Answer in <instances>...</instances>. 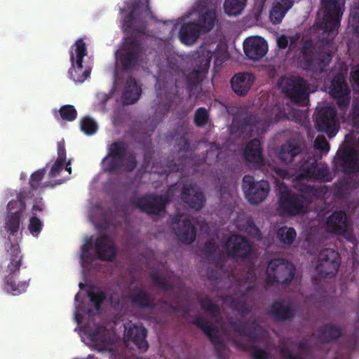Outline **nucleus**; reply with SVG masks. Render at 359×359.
Here are the masks:
<instances>
[{
  "mask_svg": "<svg viewBox=\"0 0 359 359\" xmlns=\"http://www.w3.org/2000/svg\"><path fill=\"white\" fill-rule=\"evenodd\" d=\"M217 250V245L213 241H208L205 243L203 253L205 256L213 255Z\"/></svg>",
  "mask_w": 359,
  "mask_h": 359,
  "instance_id": "680f3d73",
  "label": "nucleus"
},
{
  "mask_svg": "<svg viewBox=\"0 0 359 359\" xmlns=\"http://www.w3.org/2000/svg\"><path fill=\"white\" fill-rule=\"evenodd\" d=\"M43 210L44 204L42 201V198L36 199L32 208V215H36V211L42 212Z\"/></svg>",
  "mask_w": 359,
  "mask_h": 359,
  "instance_id": "774afa93",
  "label": "nucleus"
},
{
  "mask_svg": "<svg viewBox=\"0 0 359 359\" xmlns=\"http://www.w3.org/2000/svg\"><path fill=\"white\" fill-rule=\"evenodd\" d=\"M276 236L281 243L290 245L297 238V232L293 227L283 226L277 230Z\"/></svg>",
  "mask_w": 359,
  "mask_h": 359,
  "instance_id": "a19ab883",
  "label": "nucleus"
},
{
  "mask_svg": "<svg viewBox=\"0 0 359 359\" xmlns=\"http://www.w3.org/2000/svg\"><path fill=\"white\" fill-rule=\"evenodd\" d=\"M245 231L248 234L255 238H259L261 236V231L259 229L251 219H248L246 222Z\"/></svg>",
  "mask_w": 359,
  "mask_h": 359,
  "instance_id": "4d7b16f0",
  "label": "nucleus"
},
{
  "mask_svg": "<svg viewBox=\"0 0 359 359\" xmlns=\"http://www.w3.org/2000/svg\"><path fill=\"white\" fill-rule=\"evenodd\" d=\"M143 6L140 1H135L128 6L130 13L123 19V27L128 32L153 36L149 33L146 25L140 22V9Z\"/></svg>",
  "mask_w": 359,
  "mask_h": 359,
  "instance_id": "a211bd4d",
  "label": "nucleus"
},
{
  "mask_svg": "<svg viewBox=\"0 0 359 359\" xmlns=\"http://www.w3.org/2000/svg\"><path fill=\"white\" fill-rule=\"evenodd\" d=\"M93 244L92 237L87 238L81 248V259L82 262H90V250Z\"/></svg>",
  "mask_w": 359,
  "mask_h": 359,
  "instance_id": "5fc2aeb1",
  "label": "nucleus"
},
{
  "mask_svg": "<svg viewBox=\"0 0 359 359\" xmlns=\"http://www.w3.org/2000/svg\"><path fill=\"white\" fill-rule=\"evenodd\" d=\"M22 215L19 212H11L8 215L5 223L6 230L10 233L11 235L15 236L20 228Z\"/></svg>",
  "mask_w": 359,
  "mask_h": 359,
  "instance_id": "c03bdc74",
  "label": "nucleus"
},
{
  "mask_svg": "<svg viewBox=\"0 0 359 359\" xmlns=\"http://www.w3.org/2000/svg\"><path fill=\"white\" fill-rule=\"evenodd\" d=\"M46 173V168H41L36 171H35L34 173H32L30 176L29 184L30 186V188L33 191L37 190L39 188L42 187L41 186V181L44 177V175Z\"/></svg>",
  "mask_w": 359,
  "mask_h": 359,
  "instance_id": "3c124183",
  "label": "nucleus"
},
{
  "mask_svg": "<svg viewBox=\"0 0 359 359\" xmlns=\"http://www.w3.org/2000/svg\"><path fill=\"white\" fill-rule=\"evenodd\" d=\"M333 170L344 175L359 172V151L353 147L339 148L333 161Z\"/></svg>",
  "mask_w": 359,
  "mask_h": 359,
  "instance_id": "9d476101",
  "label": "nucleus"
},
{
  "mask_svg": "<svg viewBox=\"0 0 359 359\" xmlns=\"http://www.w3.org/2000/svg\"><path fill=\"white\" fill-rule=\"evenodd\" d=\"M315 126L319 132L326 133L330 138L334 137L338 131L336 109L328 106L319 109L316 115Z\"/></svg>",
  "mask_w": 359,
  "mask_h": 359,
  "instance_id": "4468645a",
  "label": "nucleus"
},
{
  "mask_svg": "<svg viewBox=\"0 0 359 359\" xmlns=\"http://www.w3.org/2000/svg\"><path fill=\"white\" fill-rule=\"evenodd\" d=\"M349 117L353 127L359 128V106L354 105L350 112Z\"/></svg>",
  "mask_w": 359,
  "mask_h": 359,
  "instance_id": "e2e57ef3",
  "label": "nucleus"
},
{
  "mask_svg": "<svg viewBox=\"0 0 359 359\" xmlns=\"http://www.w3.org/2000/svg\"><path fill=\"white\" fill-rule=\"evenodd\" d=\"M43 222L36 215H32L29 219L28 229L35 237H37L43 228Z\"/></svg>",
  "mask_w": 359,
  "mask_h": 359,
  "instance_id": "864d4df0",
  "label": "nucleus"
},
{
  "mask_svg": "<svg viewBox=\"0 0 359 359\" xmlns=\"http://www.w3.org/2000/svg\"><path fill=\"white\" fill-rule=\"evenodd\" d=\"M298 190L302 193L299 196H302V200L309 201L316 197L318 194V189L309 184H302L299 187Z\"/></svg>",
  "mask_w": 359,
  "mask_h": 359,
  "instance_id": "603ef678",
  "label": "nucleus"
},
{
  "mask_svg": "<svg viewBox=\"0 0 359 359\" xmlns=\"http://www.w3.org/2000/svg\"><path fill=\"white\" fill-rule=\"evenodd\" d=\"M81 130L87 135H93L96 133L98 126L97 123L90 117L85 116L80 122Z\"/></svg>",
  "mask_w": 359,
  "mask_h": 359,
  "instance_id": "49530a36",
  "label": "nucleus"
},
{
  "mask_svg": "<svg viewBox=\"0 0 359 359\" xmlns=\"http://www.w3.org/2000/svg\"><path fill=\"white\" fill-rule=\"evenodd\" d=\"M330 89V93L332 97L350 94V90L346 80L341 74H338L333 78Z\"/></svg>",
  "mask_w": 359,
  "mask_h": 359,
  "instance_id": "c9c22d12",
  "label": "nucleus"
},
{
  "mask_svg": "<svg viewBox=\"0 0 359 359\" xmlns=\"http://www.w3.org/2000/svg\"><path fill=\"white\" fill-rule=\"evenodd\" d=\"M191 323L197 326L207 336L210 341L213 344L217 359H224L226 346L222 338L217 335V328L206 319L198 315L192 316Z\"/></svg>",
  "mask_w": 359,
  "mask_h": 359,
  "instance_id": "dca6fc26",
  "label": "nucleus"
},
{
  "mask_svg": "<svg viewBox=\"0 0 359 359\" xmlns=\"http://www.w3.org/2000/svg\"><path fill=\"white\" fill-rule=\"evenodd\" d=\"M182 215L180 214L170 217L172 229L179 241L185 245H190L196 240V229L189 218L182 219Z\"/></svg>",
  "mask_w": 359,
  "mask_h": 359,
  "instance_id": "2eb2a0df",
  "label": "nucleus"
},
{
  "mask_svg": "<svg viewBox=\"0 0 359 359\" xmlns=\"http://www.w3.org/2000/svg\"><path fill=\"white\" fill-rule=\"evenodd\" d=\"M132 304L140 308H150L152 301L148 292L143 287H135L128 296Z\"/></svg>",
  "mask_w": 359,
  "mask_h": 359,
  "instance_id": "72a5a7b5",
  "label": "nucleus"
},
{
  "mask_svg": "<svg viewBox=\"0 0 359 359\" xmlns=\"http://www.w3.org/2000/svg\"><path fill=\"white\" fill-rule=\"evenodd\" d=\"M293 4L294 0H276L270 11L269 18L271 22L273 25L280 24Z\"/></svg>",
  "mask_w": 359,
  "mask_h": 359,
  "instance_id": "2f4dec72",
  "label": "nucleus"
},
{
  "mask_svg": "<svg viewBox=\"0 0 359 359\" xmlns=\"http://www.w3.org/2000/svg\"><path fill=\"white\" fill-rule=\"evenodd\" d=\"M224 247L229 255L234 258L248 259L252 252V246L248 238L239 234L231 235Z\"/></svg>",
  "mask_w": 359,
  "mask_h": 359,
  "instance_id": "6ab92c4d",
  "label": "nucleus"
},
{
  "mask_svg": "<svg viewBox=\"0 0 359 359\" xmlns=\"http://www.w3.org/2000/svg\"><path fill=\"white\" fill-rule=\"evenodd\" d=\"M201 31V25L197 22L185 23L180 29V41L186 45H192L199 37Z\"/></svg>",
  "mask_w": 359,
  "mask_h": 359,
  "instance_id": "c756f323",
  "label": "nucleus"
},
{
  "mask_svg": "<svg viewBox=\"0 0 359 359\" xmlns=\"http://www.w3.org/2000/svg\"><path fill=\"white\" fill-rule=\"evenodd\" d=\"M243 158L247 163L251 164L255 168H261L264 166L265 162L262 148L259 139L254 138L246 144L243 151Z\"/></svg>",
  "mask_w": 359,
  "mask_h": 359,
  "instance_id": "b1692460",
  "label": "nucleus"
},
{
  "mask_svg": "<svg viewBox=\"0 0 359 359\" xmlns=\"http://www.w3.org/2000/svg\"><path fill=\"white\" fill-rule=\"evenodd\" d=\"M229 324L233 330L240 335L248 337L250 340H255L257 339L256 333L248 327L246 323L231 319L229 320Z\"/></svg>",
  "mask_w": 359,
  "mask_h": 359,
  "instance_id": "79ce46f5",
  "label": "nucleus"
},
{
  "mask_svg": "<svg viewBox=\"0 0 359 359\" xmlns=\"http://www.w3.org/2000/svg\"><path fill=\"white\" fill-rule=\"evenodd\" d=\"M131 203L147 214L157 215V195L146 194L131 200Z\"/></svg>",
  "mask_w": 359,
  "mask_h": 359,
  "instance_id": "7c9ffc66",
  "label": "nucleus"
},
{
  "mask_svg": "<svg viewBox=\"0 0 359 359\" xmlns=\"http://www.w3.org/2000/svg\"><path fill=\"white\" fill-rule=\"evenodd\" d=\"M213 53L204 47H200L196 53L194 58V73L197 76L205 75L210 67Z\"/></svg>",
  "mask_w": 359,
  "mask_h": 359,
  "instance_id": "c85d7f7f",
  "label": "nucleus"
},
{
  "mask_svg": "<svg viewBox=\"0 0 359 359\" xmlns=\"http://www.w3.org/2000/svg\"><path fill=\"white\" fill-rule=\"evenodd\" d=\"M243 50L249 59L259 60L266 54L268 44L261 36L250 37L243 42Z\"/></svg>",
  "mask_w": 359,
  "mask_h": 359,
  "instance_id": "4be33fe9",
  "label": "nucleus"
},
{
  "mask_svg": "<svg viewBox=\"0 0 359 359\" xmlns=\"http://www.w3.org/2000/svg\"><path fill=\"white\" fill-rule=\"evenodd\" d=\"M319 339L323 343H330L339 339L342 330L334 324H326L318 329Z\"/></svg>",
  "mask_w": 359,
  "mask_h": 359,
  "instance_id": "f704fd0d",
  "label": "nucleus"
},
{
  "mask_svg": "<svg viewBox=\"0 0 359 359\" xmlns=\"http://www.w3.org/2000/svg\"><path fill=\"white\" fill-rule=\"evenodd\" d=\"M320 22L318 24L320 27ZM321 30L322 29L319 27ZM321 46L318 49L316 48L311 40L304 41L301 49V55L306 68H311L315 62L320 67L327 66L332 60V54L330 50L333 40L328 39L327 32L323 29Z\"/></svg>",
  "mask_w": 359,
  "mask_h": 359,
  "instance_id": "7ed1b4c3",
  "label": "nucleus"
},
{
  "mask_svg": "<svg viewBox=\"0 0 359 359\" xmlns=\"http://www.w3.org/2000/svg\"><path fill=\"white\" fill-rule=\"evenodd\" d=\"M243 191L250 204L257 205L267 197L270 186L267 181H255L254 177L246 175L243 178Z\"/></svg>",
  "mask_w": 359,
  "mask_h": 359,
  "instance_id": "9b49d317",
  "label": "nucleus"
},
{
  "mask_svg": "<svg viewBox=\"0 0 359 359\" xmlns=\"http://www.w3.org/2000/svg\"><path fill=\"white\" fill-rule=\"evenodd\" d=\"M181 199L189 208L200 210L204 205L205 197L201 189L194 184H185L181 192Z\"/></svg>",
  "mask_w": 359,
  "mask_h": 359,
  "instance_id": "aec40b11",
  "label": "nucleus"
},
{
  "mask_svg": "<svg viewBox=\"0 0 359 359\" xmlns=\"http://www.w3.org/2000/svg\"><path fill=\"white\" fill-rule=\"evenodd\" d=\"M95 250L98 259L102 261L112 262L117 255L114 241L109 235L105 233L95 239Z\"/></svg>",
  "mask_w": 359,
  "mask_h": 359,
  "instance_id": "5701e85b",
  "label": "nucleus"
},
{
  "mask_svg": "<svg viewBox=\"0 0 359 359\" xmlns=\"http://www.w3.org/2000/svg\"><path fill=\"white\" fill-rule=\"evenodd\" d=\"M296 268L294 265L283 259L271 260L266 269V283L269 285L275 283L288 285L294 279Z\"/></svg>",
  "mask_w": 359,
  "mask_h": 359,
  "instance_id": "0eeeda50",
  "label": "nucleus"
},
{
  "mask_svg": "<svg viewBox=\"0 0 359 359\" xmlns=\"http://www.w3.org/2000/svg\"><path fill=\"white\" fill-rule=\"evenodd\" d=\"M74 51H70L71 67L69 69L68 74L69 78L76 83L84 82L89 76L91 72L90 67H86L83 69V57L87 55V48L82 39L76 41L74 43Z\"/></svg>",
  "mask_w": 359,
  "mask_h": 359,
  "instance_id": "1a4fd4ad",
  "label": "nucleus"
},
{
  "mask_svg": "<svg viewBox=\"0 0 359 359\" xmlns=\"http://www.w3.org/2000/svg\"><path fill=\"white\" fill-rule=\"evenodd\" d=\"M266 313L275 321L285 322L293 319L296 311L290 302L284 299H277L271 304Z\"/></svg>",
  "mask_w": 359,
  "mask_h": 359,
  "instance_id": "412c9836",
  "label": "nucleus"
},
{
  "mask_svg": "<svg viewBox=\"0 0 359 359\" xmlns=\"http://www.w3.org/2000/svg\"><path fill=\"white\" fill-rule=\"evenodd\" d=\"M197 301L201 309L207 312L215 321L221 318L220 310L218 305L214 303L208 296L198 297Z\"/></svg>",
  "mask_w": 359,
  "mask_h": 359,
  "instance_id": "e433bc0d",
  "label": "nucleus"
},
{
  "mask_svg": "<svg viewBox=\"0 0 359 359\" xmlns=\"http://www.w3.org/2000/svg\"><path fill=\"white\" fill-rule=\"evenodd\" d=\"M278 350L281 357L284 359H301L299 357L294 355L292 352L285 346H280Z\"/></svg>",
  "mask_w": 359,
  "mask_h": 359,
  "instance_id": "0e129e2a",
  "label": "nucleus"
},
{
  "mask_svg": "<svg viewBox=\"0 0 359 359\" xmlns=\"http://www.w3.org/2000/svg\"><path fill=\"white\" fill-rule=\"evenodd\" d=\"M127 144L116 140L107 146V154L101 162L102 170L108 174H118L122 170L132 172L137 167V161L134 154L126 156Z\"/></svg>",
  "mask_w": 359,
  "mask_h": 359,
  "instance_id": "f03ea898",
  "label": "nucleus"
},
{
  "mask_svg": "<svg viewBox=\"0 0 359 359\" xmlns=\"http://www.w3.org/2000/svg\"><path fill=\"white\" fill-rule=\"evenodd\" d=\"M316 149L323 152H328L330 150V144L323 136H317L314 142Z\"/></svg>",
  "mask_w": 359,
  "mask_h": 359,
  "instance_id": "13d9d810",
  "label": "nucleus"
},
{
  "mask_svg": "<svg viewBox=\"0 0 359 359\" xmlns=\"http://www.w3.org/2000/svg\"><path fill=\"white\" fill-rule=\"evenodd\" d=\"M255 81V76L250 72H238L230 80L231 88L233 93L240 97L248 95Z\"/></svg>",
  "mask_w": 359,
  "mask_h": 359,
  "instance_id": "393cba45",
  "label": "nucleus"
},
{
  "mask_svg": "<svg viewBox=\"0 0 359 359\" xmlns=\"http://www.w3.org/2000/svg\"><path fill=\"white\" fill-rule=\"evenodd\" d=\"M6 248L8 257L2 262L0 267L1 272L5 274L4 290L12 295H19L27 291L29 280L17 281L22 260L18 244L9 241Z\"/></svg>",
  "mask_w": 359,
  "mask_h": 359,
  "instance_id": "f257e3e1",
  "label": "nucleus"
},
{
  "mask_svg": "<svg viewBox=\"0 0 359 359\" xmlns=\"http://www.w3.org/2000/svg\"><path fill=\"white\" fill-rule=\"evenodd\" d=\"M278 210L285 216H295L304 212V201L302 196L289 190L281 184L278 189Z\"/></svg>",
  "mask_w": 359,
  "mask_h": 359,
  "instance_id": "f8f14e48",
  "label": "nucleus"
},
{
  "mask_svg": "<svg viewBox=\"0 0 359 359\" xmlns=\"http://www.w3.org/2000/svg\"><path fill=\"white\" fill-rule=\"evenodd\" d=\"M348 219L345 212L336 211L330 215L326 221V227L329 232L336 235H343L347 230Z\"/></svg>",
  "mask_w": 359,
  "mask_h": 359,
  "instance_id": "cd10ccee",
  "label": "nucleus"
},
{
  "mask_svg": "<svg viewBox=\"0 0 359 359\" xmlns=\"http://www.w3.org/2000/svg\"><path fill=\"white\" fill-rule=\"evenodd\" d=\"M65 162V161H60L59 159H56L55 162L52 165L51 169L49 172V177L53 178L59 175L60 172L63 170Z\"/></svg>",
  "mask_w": 359,
  "mask_h": 359,
  "instance_id": "052dcab7",
  "label": "nucleus"
},
{
  "mask_svg": "<svg viewBox=\"0 0 359 359\" xmlns=\"http://www.w3.org/2000/svg\"><path fill=\"white\" fill-rule=\"evenodd\" d=\"M233 343L238 349L243 351H249L252 359H269L270 357L269 353L266 351L257 346H248L237 340H233Z\"/></svg>",
  "mask_w": 359,
  "mask_h": 359,
  "instance_id": "58836bf2",
  "label": "nucleus"
},
{
  "mask_svg": "<svg viewBox=\"0 0 359 359\" xmlns=\"http://www.w3.org/2000/svg\"><path fill=\"white\" fill-rule=\"evenodd\" d=\"M247 282L239 283L238 292L233 296L226 295L224 297L223 301L225 304H229V306L236 310L242 316H245L250 311L251 309L248 304V294L255 289V286L250 283L247 285Z\"/></svg>",
  "mask_w": 359,
  "mask_h": 359,
  "instance_id": "f3484780",
  "label": "nucleus"
},
{
  "mask_svg": "<svg viewBox=\"0 0 359 359\" xmlns=\"http://www.w3.org/2000/svg\"><path fill=\"white\" fill-rule=\"evenodd\" d=\"M144 52V46L140 40L131 35L125 39L123 45L116 53V57L122 69L128 71L140 65Z\"/></svg>",
  "mask_w": 359,
  "mask_h": 359,
  "instance_id": "20e7f679",
  "label": "nucleus"
},
{
  "mask_svg": "<svg viewBox=\"0 0 359 359\" xmlns=\"http://www.w3.org/2000/svg\"><path fill=\"white\" fill-rule=\"evenodd\" d=\"M59 114L61 118L66 121H73L77 117V111L73 105L65 104L60 107Z\"/></svg>",
  "mask_w": 359,
  "mask_h": 359,
  "instance_id": "09e8293b",
  "label": "nucleus"
},
{
  "mask_svg": "<svg viewBox=\"0 0 359 359\" xmlns=\"http://www.w3.org/2000/svg\"><path fill=\"white\" fill-rule=\"evenodd\" d=\"M215 20V10L207 8L201 11L198 23L201 25L202 31L209 32L214 27Z\"/></svg>",
  "mask_w": 359,
  "mask_h": 359,
  "instance_id": "4c0bfd02",
  "label": "nucleus"
},
{
  "mask_svg": "<svg viewBox=\"0 0 359 359\" xmlns=\"http://www.w3.org/2000/svg\"><path fill=\"white\" fill-rule=\"evenodd\" d=\"M57 158L60 161L66 160V149L64 140L57 142Z\"/></svg>",
  "mask_w": 359,
  "mask_h": 359,
  "instance_id": "69168bd1",
  "label": "nucleus"
},
{
  "mask_svg": "<svg viewBox=\"0 0 359 359\" xmlns=\"http://www.w3.org/2000/svg\"><path fill=\"white\" fill-rule=\"evenodd\" d=\"M219 273L217 269H213L210 267L207 269V276L210 280H217L219 278Z\"/></svg>",
  "mask_w": 359,
  "mask_h": 359,
  "instance_id": "338daca9",
  "label": "nucleus"
},
{
  "mask_svg": "<svg viewBox=\"0 0 359 359\" xmlns=\"http://www.w3.org/2000/svg\"><path fill=\"white\" fill-rule=\"evenodd\" d=\"M340 263L341 257L337 251L324 248L318 255L316 269L321 277H332L337 273Z\"/></svg>",
  "mask_w": 359,
  "mask_h": 359,
  "instance_id": "ddd939ff",
  "label": "nucleus"
},
{
  "mask_svg": "<svg viewBox=\"0 0 359 359\" xmlns=\"http://www.w3.org/2000/svg\"><path fill=\"white\" fill-rule=\"evenodd\" d=\"M262 126L261 118L257 115L247 114L241 121V128L249 132H258L262 128Z\"/></svg>",
  "mask_w": 359,
  "mask_h": 359,
  "instance_id": "37998d69",
  "label": "nucleus"
},
{
  "mask_svg": "<svg viewBox=\"0 0 359 359\" xmlns=\"http://www.w3.org/2000/svg\"><path fill=\"white\" fill-rule=\"evenodd\" d=\"M324 15L320 27L327 32L330 40L336 37L344 11L345 0H320Z\"/></svg>",
  "mask_w": 359,
  "mask_h": 359,
  "instance_id": "39448f33",
  "label": "nucleus"
},
{
  "mask_svg": "<svg viewBox=\"0 0 359 359\" xmlns=\"http://www.w3.org/2000/svg\"><path fill=\"white\" fill-rule=\"evenodd\" d=\"M90 289L87 290V295L90 299V301L94 304L96 310H99L101 307L102 304L107 298L106 293L101 290H97L93 291L94 285H90Z\"/></svg>",
  "mask_w": 359,
  "mask_h": 359,
  "instance_id": "a18cd8bd",
  "label": "nucleus"
},
{
  "mask_svg": "<svg viewBox=\"0 0 359 359\" xmlns=\"http://www.w3.org/2000/svg\"><path fill=\"white\" fill-rule=\"evenodd\" d=\"M142 93V89L138 86L135 79L130 77L126 83L123 94V102L126 105L135 103Z\"/></svg>",
  "mask_w": 359,
  "mask_h": 359,
  "instance_id": "473e14b6",
  "label": "nucleus"
},
{
  "mask_svg": "<svg viewBox=\"0 0 359 359\" xmlns=\"http://www.w3.org/2000/svg\"><path fill=\"white\" fill-rule=\"evenodd\" d=\"M283 93L294 103L304 105L309 100L307 82L299 76L284 77L278 81Z\"/></svg>",
  "mask_w": 359,
  "mask_h": 359,
  "instance_id": "6e6552de",
  "label": "nucleus"
},
{
  "mask_svg": "<svg viewBox=\"0 0 359 359\" xmlns=\"http://www.w3.org/2000/svg\"><path fill=\"white\" fill-rule=\"evenodd\" d=\"M248 0H225L224 8L228 15H240L246 6Z\"/></svg>",
  "mask_w": 359,
  "mask_h": 359,
  "instance_id": "ea45409f",
  "label": "nucleus"
},
{
  "mask_svg": "<svg viewBox=\"0 0 359 359\" xmlns=\"http://www.w3.org/2000/svg\"><path fill=\"white\" fill-rule=\"evenodd\" d=\"M297 180H313L320 182H330V171L327 165H318L311 156H304L297 163L294 164Z\"/></svg>",
  "mask_w": 359,
  "mask_h": 359,
  "instance_id": "423d86ee",
  "label": "nucleus"
},
{
  "mask_svg": "<svg viewBox=\"0 0 359 359\" xmlns=\"http://www.w3.org/2000/svg\"><path fill=\"white\" fill-rule=\"evenodd\" d=\"M25 208V198L21 194H18L16 199L10 201L7 205V209L10 213L12 212L13 210L16 209L14 212H19L20 215H22Z\"/></svg>",
  "mask_w": 359,
  "mask_h": 359,
  "instance_id": "de8ad7c7",
  "label": "nucleus"
},
{
  "mask_svg": "<svg viewBox=\"0 0 359 359\" xmlns=\"http://www.w3.org/2000/svg\"><path fill=\"white\" fill-rule=\"evenodd\" d=\"M350 94H346L341 96H334V98L337 99V104L339 109L341 111H346L350 104Z\"/></svg>",
  "mask_w": 359,
  "mask_h": 359,
  "instance_id": "bf43d9fd",
  "label": "nucleus"
},
{
  "mask_svg": "<svg viewBox=\"0 0 359 359\" xmlns=\"http://www.w3.org/2000/svg\"><path fill=\"white\" fill-rule=\"evenodd\" d=\"M209 113L205 107H200L196 109L194 114V122L197 127L205 126L209 121Z\"/></svg>",
  "mask_w": 359,
  "mask_h": 359,
  "instance_id": "8fccbe9b",
  "label": "nucleus"
},
{
  "mask_svg": "<svg viewBox=\"0 0 359 359\" xmlns=\"http://www.w3.org/2000/svg\"><path fill=\"white\" fill-rule=\"evenodd\" d=\"M147 332V330L143 326L133 325L128 328L126 327L124 337L126 341H132L139 350L146 351L149 347L146 340Z\"/></svg>",
  "mask_w": 359,
  "mask_h": 359,
  "instance_id": "bb28decb",
  "label": "nucleus"
},
{
  "mask_svg": "<svg viewBox=\"0 0 359 359\" xmlns=\"http://www.w3.org/2000/svg\"><path fill=\"white\" fill-rule=\"evenodd\" d=\"M307 156L302 153V148L299 143L294 140H288L283 144L278 154V158L285 164H291L294 168L295 158L298 157L299 161Z\"/></svg>",
  "mask_w": 359,
  "mask_h": 359,
  "instance_id": "a878e982",
  "label": "nucleus"
},
{
  "mask_svg": "<svg viewBox=\"0 0 359 359\" xmlns=\"http://www.w3.org/2000/svg\"><path fill=\"white\" fill-rule=\"evenodd\" d=\"M350 22L353 32L359 34V4L351 9L350 13Z\"/></svg>",
  "mask_w": 359,
  "mask_h": 359,
  "instance_id": "6e6d98bb",
  "label": "nucleus"
}]
</instances>
